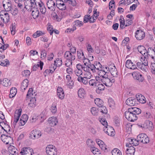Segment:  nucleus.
<instances>
[{
  "label": "nucleus",
  "mask_w": 155,
  "mask_h": 155,
  "mask_svg": "<svg viewBox=\"0 0 155 155\" xmlns=\"http://www.w3.org/2000/svg\"><path fill=\"white\" fill-rule=\"evenodd\" d=\"M135 99L134 98L130 97L128 98L126 100L127 104L130 106H134L136 104Z\"/></svg>",
  "instance_id": "obj_32"
},
{
  "label": "nucleus",
  "mask_w": 155,
  "mask_h": 155,
  "mask_svg": "<svg viewBox=\"0 0 155 155\" xmlns=\"http://www.w3.org/2000/svg\"><path fill=\"white\" fill-rule=\"evenodd\" d=\"M83 70L84 71V77L90 79L92 76V75L90 72L91 69L90 67L83 68Z\"/></svg>",
  "instance_id": "obj_19"
},
{
  "label": "nucleus",
  "mask_w": 155,
  "mask_h": 155,
  "mask_svg": "<svg viewBox=\"0 0 155 155\" xmlns=\"http://www.w3.org/2000/svg\"><path fill=\"white\" fill-rule=\"evenodd\" d=\"M28 81L27 79H24L20 87L21 91H24L27 87L28 86Z\"/></svg>",
  "instance_id": "obj_33"
},
{
  "label": "nucleus",
  "mask_w": 155,
  "mask_h": 155,
  "mask_svg": "<svg viewBox=\"0 0 155 155\" xmlns=\"http://www.w3.org/2000/svg\"><path fill=\"white\" fill-rule=\"evenodd\" d=\"M30 74V72L29 70H26L24 71L22 73V75L23 76L26 77H28Z\"/></svg>",
  "instance_id": "obj_64"
},
{
  "label": "nucleus",
  "mask_w": 155,
  "mask_h": 155,
  "mask_svg": "<svg viewBox=\"0 0 155 155\" xmlns=\"http://www.w3.org/2000/svg\"><path fill=\"white\" fill-rule=\"evenodd\" d=\"M46 151L48 155H57V150L55 146L52 145H48Z\"/></svg>",
  "instance_id": "obj_3"
},
{
  "label": "nucleus",
  "mask_w": 155,
  "mask_h": 155,
  "mask_svg": "<svg viewBox=\"0 0 155 155\" xmlns=\"http://www.w3.org/2000/svg\"><path fill=\"white\" fill-rule=\"evenodd\" d=\"M88 78H86L84 77H79L77 78L78 81L84 84H87L88 83Z\"/></svg>",
  "instance_id": "obj_38"
},
{
  "label": "nucleus",
  "mask_w": 155,
  "mask_h": 155,
  "mask_svg": "<svg viewBox=\"0 0 155 155\" xmlns=\"http://www.w3.org/2000/svg\"><path fill=\"white\" fill-rule=\"evenodd\" d=\"M32 15L33 18L35 19L37 18L39 15V12L38 10L33 11L32 12Z\"/></svg>",
  "instance_id": "obj_53"
},
{
  "label": "nucleus",
  "mask_w": 155,
  "mask_h": 155,
  "mask_svg": "<svg viewBox=\"0 0 155 155\" xmlns=\"http://www.w3.org/2000/svg\"><path fill=\"white\" fill-rule=\"evenodd\" d=\"M0 84H2L4 86L7 87L11 85V82L8 79L5 78L2 81L0 80Z\"/></svg>",
  "instance_id": "obj_34"
},
{
  "label": "nucleus",
  "mask_w": 155,
  "mask_h": 155,
  "mask_svg": "<svg viewBox=\"0 0 155 155\" xmlns=\"http://www.w3.org/2000/svg\"><path fill=\"white\" fill-rule=\"evenodd\" d=\"M108 104L110 107L113 108L115 105V102L114 100L111 98H110L108 100Z\"/></svg>",
  "instance_id": "obj_56"
},
{
  "label": "nucleus",
  "mask_w": 155,
  "mask_h": 155,
  "mask_svg": "<svg viewBox=\"0 0 155 155\" xmlns=\"http://www.w3.org/2000/svg\"><path fill=\"white\" fill-rule=\"evenodd\" d=\"M21 111L22 109L21 108L15 111L14 115V120L12 124L13 125H16V123L19 120L21 114Z\"/></svg>",
  "instance_id": "obj_13"
},
{
  "label": "nucleus",
  "mask_w": 155,
  "mask_h": 155,
  "mask_svg": "<svg viewBox=\"0 0 155 155\" xmlns=\"http://www.w3.org/2000/svg\"><path fill=\"white\" fill-rule=\"evenodd\" d=\"M57 103H54L51 107L50 110L53 114H55L57 111Z\"/></svg>",
  "instance_id": "obj_45"
},
{
  "label": "nucleus",
  "mask_w": 155,
  "mask_h": 155,
  "mask_svg": "<svg viewBox=\"0 0 155 155\" xmlns=\"http://www.w3.org/2000/svg\"><path fill=\"white\" fill-rule=\"evenodd\" d=\"M137 67L138 68L140 69L143 71L146 72L147 71V68L143 64L140 62H137L136 63Z\"/></svg>",
  "instance_id": "obj_37"
},
{
  "label": "nucleus",
  "mask_w": 155,
  "mask_h": 155,
  "mask_svg": "<svg viewBox=\"0 0 155 155\" xmlns=\"http://www.w3.org/2000/svg\"><path fill=\"white\" fill-rule=\"evenodd\" d=\"M45 34V32H42L40 31H37L33 35V36L34 38H36L40 36H42Z\"/></svg>",
  "instance_id": "obj_47"
},
{
  "label": "nucleus",
  "mask_w": 155,
  "mask_h": 155,
  "mask_svg": "<svg viewBox=\"0 0 155 155\" xmlns=\"http://www.w3.org/2000/svg\"><path fill=\"white\" fill-rule=\"evenodd\" d=\"M33 92V90L32 88H30L28 91L26 95V97L28 98L29 97H32L33 95V94L32 93Z\"/></svg>",
  "instance_id": "obj_62"
},
{
  "label": "nucleus",
  "mask_w": 155,
  "mask_h": 155,
  "mask_svg": "<svg viewBox=\"0 0 155 155\" xmlns=\"http://www.w3.org/2000/svg\"><path fill=\"white\" fill-rule=\"evenodd\" d=\"M115 2L114 0H111L109 3V9L111 10L115 8Z\"/></svg>",
  "instance_id": "obj_60"
},
{
  "label": "nucleus",
  "mask_w": 155,
  "mask_h": 155,
  "mask_svg": "<svg viewBox=\"0 0 155 155\" xmlns=\"http://www.w3.org/2000/svg\"><path fill=\"white\" fill-rule=\"evenodd\" d=\"M95 104L99 107H102L103 102L102 100L99 98H97L94 100Z\"/></svg>",
  "instance_id": "obj_44"
},
{
  "label": "nucleus",
  "mask_w": 155,
  "mask_h": 155,
  "mask_svg": "<svg viewBox=\"0 0 155 155\" xmlns=\"http://www.w3.org/2000/svg\"><path fill=\"white\" fill-rule=\"evenodd\" d=\"M25 7L28 10H31L35 7V0H25Z\"/></svg>",
  "instance_id": "obj_6"
},
{
  "label": "nucleus",
  "mask_w": 155,
  "mask_h": 155,
  "mask_svg": "<svg viewBox=\"0 0 155 155\" xmlns=\"http://www.w3.org/2000/svg\"><path fill=\"white\" fill-rule=\"evenodd\" d=\"M56 7L61 10H65L66 8V5L64 2L61 0H58L56 2Z\"/></svg>",
  "instance_id": "obj_18"
},
{
  "label": "nucleus",
  "mask_w": 155,
  "mask_h": 155,
  "mask_svg": "<svg viewBox=\"0 0 155 155\" xmlns=\"http://www.w3.org/2000/svg\"><path fill=\"white\" fill-rule=\"evenodd\" d=\"M91 152L94 155H98L100 153L98 149L95 147H93L90 148Z\"/></svg>",
  "instance_id": "obj_55"
},
{
  "label": "nucleus",
  "mask_w": 155,
  "mask_h": 155,
  "mask_svg": "<svg viewBox=\"0 0 155 155\" xmlns=\"http://www.w3.org/2000/svg\"><path fill=\"white\" fill-rule=\"evenodd\" d=\"M130 140L129 141V144H128L129 146H136L139 144V142L140 141L137 139L136 140L135 139L133 138Z\"/></svg>",
  "instance_id": "obj_39"
},
{
  "label": "nucleus",
  "mask_w": 155,
  "mask_h": 155,
  "mask_svg": "<svg viewBox=\"0 0 155 155\" xmlns=\"http://www.w3.org/2000/svg\"><path fill=\"white\" fill-rule=\"evenodd\" d=\"M111 153L112 155H122L121 151L117 148L113 149Z\"/></svg>",
  "instance_id": "obj_49"
},
{
  "label": "nucleus",
  "mask_w": 155,
  "mask_h": 155,
  "mask_svg": "<svg viewBox=\"0 0 155 155\" xmlns=\"http://www.w3.org/2000/svg\"><path fill=\"white\" fill-rule=\"evenodd\" d=\"M75 25L78 27H80L82 26L84 23L82 21L79 20H77L75 21Z\"/></svg>",
  "instance_id": "obj_63"
},
{
  "label": "nucleus",
  "mask_w": 155,
  "mask_h": 155,
  "mask_svg": "<svg viewBox=\"0 0 155 155\" xmlns=\"http://www.w3.org/2000/svg\"><path fill=\"white\" fill-rule=\"evenodd\" d=\"M82 61H83L84 63V68H91L92 64H91V63L90 62V60L89 59L87 58H86L85 57V58H84V59L82 60Z\"/></svg>",
  "instance_id": "obj_41"
},
{
  "label": "nucleus",
  "mask_w": 155,
  "mask_h": 155,
  "mask_svg": "<svg viewBox=\"0 0 155 155\" xmlns=\"http://www.w3.org/2000/svg\"><path fill=\"white\" fill-rule=\"evenodd\" d=\"M78 96L81 98L84 97L85 95V91L83 88H81L79 89L78 91Z\"/></svg>",
  "instance_id": "obj_46"
},
{
  "label": "nucleus",
  "mask_w": 155,
  "mask_h": 155,
  "mask_svg": "<svg viewBox=\"0 0 155 155\" xmlns=\"http://www.w3.org/2000/svg\"><path fill=\"white\" fill-rule=\"evenodd\" d=\"M17 92L16 88L15 87H12L10 90V94L9 97L10 98L14 97L16 94Z\"/></svg>",
  "instance_id": "obj_42"
},
{
  "label": "nucleus",
  "mask_w": 155,
  "mask_h": 155,
  "mask_svg": "<svg viewBox=\"0 0 155 155\" xmlns=\"http://www.w3.org/2000/svg\"><path fill=\"white\" fill-rule=\"evenodd\" d=\"M21 155H32L33 150L30 147H23L20 152Z\"/></svg>",
  "instance_id": "obj_12"
},
{
  "label": "nucleus",
  "mask_w": 155,
  "mask_h": 155,
  "mask_svg": "<svg viewBox=\"0 0 155 155\" xmlns=\"http://www.w3.org/2000/svg\"><path fill=\"white\" fill-rule=\"evenodd\" d=\"M88 83L90 85L92 86H96L98 84V83L97 82V80L94 79L90 80L89 81Z\"/></svg>",
  "instance_id": "obj_54"
},
{
  "label": "nucleus",
  "mask_w": 155,
  "mask_h": 155,
  "mask_svg": "<svg viewBox=\"0 0 155 155\" xmlns=\"http://www.w3.org/2000/svg\"><path fill=\"white\" fill-rule=\"evenodd\" d=\"M126 67L130 69L134 70L137 68L136 65L133 64L130 60H127L125 63Z\"/></svg>",
  "instance_id": "obj_25"
},
{
  "label": "nucleus",
  "mask_w": 155,
  "mask_h": 155,
  "mask_svg": "<svg viewBox=\"0 0 155 155\" xmlns=\"http://www.w3.org/2000/svg\"><path fill=\"white\" fill-rule=\"evenodd\" d=\"M35 6H37L39 9L40 7L44 5V4L42 2L41 0H35Z\"/></svg>",
  "instance_id": "obj_52"
},
{
  "label": "nucleus",
  "mask_w": 155,
  "mask_h": 155,
  "mask_svg": "<svg viewBox=\"0 0 155 155\" xmlns=\"http://www.w3.org/2000/svg\"><path fill=\"white\" fill-rule=\"evenodd\" d=\"M141 113V110L137 107L129 108L124 113L126 118L129 121L133 122L137 119V115Z\"/></svg>",
  "instance_id": "obj_1"
},
{
  "label": "nucleus",
  "mask_w": 155,
  "mask_h": 155,
  "mask_svg": "<svg viewBox=\"0 0 155 155\" xmlns=\"http://www.w3.org/2000/svg\"><path fill=\"white\" fill-rule=\"evenodd\" d=\"M91 68V71L93 72H96V70L100 71L102 69V66L100 62H98L95 65L92 64Z\"/></svg>",
  "instance_id": "obj_29"
},
{
  "label": "nucleus",
  "mask_w": 155,
  "mask_h": 155,
  "mask_svg": "<svg viewBox=\"0 0 155 155\" xmlns=\"http://www.w3.org/2000/svg\"><path fill=\"white\" fill-rule=\"evenodd\" d=\"M102 69L99 71L98 75L101 77H102V78L103 77H106V74L107 73L106 69L104 70H103Z\"/></svg>",
  "instance_id": "obj_57"
},
{
  "label": "nucleus",
  "mask_w": 155,
  "mask_h": 155,
  "mask_svg": "<svg viewBox=\"0 0 155 155\" xmlns=\"http://www.w3.org/2000/svg\"><path fill=\"white\" fill-rule=\"evenodd\" d=\"M1 139L2 141L6 144L11 143L13 140L12 138L10 136L3 134L1 136Z\"/></svg>",
  "instance_id": "obj_20"
},
{
  "label": "nucleus",
  "mask_w": 155,
  "mask_h": 155,
  "mask_svg": "<svg viewBox=\"0 0 155 155\" xmlns=\"http://www.w3.org/2000/svg\"><path fill=\"white\" fill-rule=\"evenodd\" d=\"M91 112L94 115H96L97 114L98 110L95 107H93L91 109Z\"/></svg>",
  "instance_id": "obj_59"
},
{
  "label": "nucleus",
  "mask_w": 155,
  "mask_h": 155,
  "mask_svg": "<svg viewBox=\"0 0 155 155\" xmlns=\"http://www.w3.org/2000/svg\"><path fill=\"white\" fill-rule=\"evenodd\" d=\"M148 56L151 57L153 60H155V54L153 51L152 48L150 47L148 48L147 54L144 56V58H148Z\"/></svg>",
  "instance_id": "obj_15"
},
{
  "label": "nucleus",
  "mask_w": 155,
  "mask_h": 155,
  "mask_svg": "<svg viewBox=\"0 0 155 155\" xmlns=\"http://www.w3.org/2000/svg\"><path fill=\"white\" fill-rule=\"evenodd\" d=\"M101 108L99 109V110L100 112L103 114H106L107 112V110L106 107L102 106V107H100Z\"/></svg>",
  "instance_id": "obj_61"
},
{
  "label": "nucleus",
  "mask_w": 155,
  "mask_h": 155,
  "mask_svg": "<svg viewBox=\"0 0 155 155\" xmlns=\"http://www.w3.org/2000/svg\"><path fill=\"white\" fill-rule=\"evenodd\" d=\"M47 5L48 8L51 11H54L56 8V4L53 0H48Z\"/></svg>",
  "instance_id": "obj_14"
},
{
  "label": "nucleus",
  "mask_w": 155,
  "mask_h": 155,
  "mask_svg": "<svg viewBox=\"0 0 155 155\" xmlns=\"http://www.w3.org/2000/svg\"><path fill=\"white\" fill-rule=\"evenodd\" d=\"M48 122L50 126L54 127L57 124L58 121L56 117H51L49 118Z\"/></svg>",
  "instance_id": "obj_28"
},
{
  "label": "nucleus",
  "mask_w": 155,
  "mask_h": 155,
  "mask_svg": "<svg viewBox=\"0 0 155 155\" xmlns=\"http://www.w3.org/2000/svg\"><path fill=\"white\" fill-rule=\"evenodd\" d=\"M132 76L134 79L140 82H142L144 80L142 75L138 72H134L132 74Z\"/></svg>",
  "instance_id": "obj_22"
},
{
  "label": "nucleus",
  "mask_w": 155,
  "mask_h": 155,
  "mask_svg": "<svg viewBox=\"0 0 155 155\" xmlns=\"http://www.w3.org/2000/svg\"><path fill=\"white\" fill-rule=\"evenodd\" d=\"M137 49L138 51L143 55L144 58V56L146 55L147 50L144 46L142 45H140L138 46Z\"/></svg>",
  "instance_id": "obj_31"
},
{
  "label": "nucleus",
  "mask_w": 155,
  "mask_h": 155,
  "mask_svg": "<svg viewBox=\"0 0 155 155\" xmlns=\"http://www.w3.org/2000/svg\"><path fill=\"white\" fill-rule=\"evenodd\" d=\"M77 54L78 58L80 61L85 58L83 52L82 50L78 51H77Z\"/></svg>",
  "instance_id": "obj_40"
},
{
  "label": "nucleus",
  "mask_w": 155,
  "mask_h": 155,
  "mask_svg": "<svg viewBox=\"0 0 155 155\" xmlns=\"http://www.w3.org/2000/svg\"><path fill=\"white\" fill-rule=\"evenodd\" d=\"M30 137L33 139H38L41 135V131L38 130L32 131L30 134Z\"/></svg>",
  "instance_id": "obj_7"
},
{
  "label": "nucleus",
  "mask_w": 155,
  "mask_h": 155,
  "mask_svg": "<svg viewBox=\"0 0 155 155\" xmlns=\"http://www.w3.org/2000/svg\"><path fill=\"white\" fill-rule=\"evenodd\" d=\"M64 58L65 59H68L71 61L74 60L75 56L74 54H72L69 51H66L64 53Z\"/></svg>",
  "instance_id": "obj_23"
},
{
  "label": "nucleus",
  "mask_w": 155,
  "mask_h": 155,
  "mask_svg": "<svg viewBox=\"0 0 155 155\" xmlns=\"http://www.w3.org/2000/svg\"><path fill=\"white\" fill-rule=\"evenodd\" d=\"M126 146L128 147L126 152L127 155H134L135 151V148L132 146H129L128 144H126Z\"/></svg>",
  "instance_id": "obj_21"
},
{
  "label": "nucleus",
  "mask_w": 155,
  "mask_h": 155,
  "mask_svg": "<svg viewBox=\"0 0 155 155\" xmlns=\"http://www.w3.org/2000/svg\"><path fill=\"white\" fill-rule=\"evenodd\" d=\"M36 100L35 97H31L30 102L28 103L29 107H34L36 105Z\"/></svg>",
  "instance_id": "obj_43"
},
{
  "label": "nucleus",
  "mask_w": 155,
  "mask_h": 155,
  "mask_svg": "<svg viewBox=\"0 0 155 155\" xmlns=\"http://www.w3.org/2000/svg\"><path fill=\"white\" fill-rule=\"evenodd\" d=\"M94 143L93 140L91 139H88L87 141V144L90 148L94 147Z\"/></svg>",
  "instance_id": "obj_58"
},
{
  "label": "nucleus",
  "mask_w": 155,
  "mask_h": 155,
  "mask_svg": "<svg viewBox=\"0 0 155 155\" xmlns=\"http://www.w3.org/2000/svg\"><path fill=\"white\" fill-rule=\"evenodd\" d=\"M58 96L60 99H63L64 97V92L62 88L61 87H58L57 90Z\"/></svg>",
  "instance_id": "obj_26"
},
{
  "label": "nucleus",
  "mask_w": 155,
  "mask_h": 155,
  "mask_svg": "<svg viewBox=\"0 0 155 155\" xmlns=\"http://www.w3.org/2000/svg\"><path fill=\"white\" fill-rule=\"evenodd\" d=\"M8 150L9 153L12 155H18V150L13 146H10L8 147Z\"/></svg>",
  "instance_id": "obj_27"
},
{
  "label": "nucleus",
  "mask_w": 155,
  "mask_h": 155,
  "mask_svg": "<svg viewBox=\"0 0 155 155\" xmlns=\"http://www.w3.org/2000/svg\"><path fill=\"white\" fill-rule=\"evenodd\" d=\"M143 127L145 129H147L149 130H152L153 129V123L149 120H146L143 125Z\"/></svg>",
  "instance_id": "obj_24"
},
{
  "label": "nucleus",
  "mask_w": 155,
  "mask_h": 155,
  "mask_svg": "<svg viewBox=\"0 0 155 155\" xmlns=\"http://www.w3.org/2000/svg\"><path fill=\"white\" fill-rule=\"evenodd\" d=\"M3 6L7 11L11 10L12 8V5L11 1L10 0H3L2 1Z\"/></svg>",
  "instance_id": "obj_11"
},
{
  "label": "nucleus",
  "mask_w": 155,
  "mask_h": 155,
  "mask_svg": "<svg viewBox=\"0 0 155 155\" xmlns=\"http://www.w3.org/2000/svg\"><path fill=\"white\" fill-rule=\"evenodd\" d=\"M43 62L41 61H40V62H38L37 64H35L33 66L32 68L33 71H36L37 69L39 67H40L41 70L43 68Z\"/></svg>",
  "instance_id": "obj_36"
},
{
  "label": "nucleus",
  "mask_w": 155,
  "mask_h": 155,
  "mask_svg": "<svg viewBox=\"0 0 155 155\" xmlns=\"http://www.w3.org/2000/svg\"><path fill=\"white\" fill-rule=\"evenodd\" d=\"M137 139L140 142L143 143H147L149 142V138L145 134H141L137 136Z\"/></svg>",
  "instance_id": "obj_5"
},
{
  "label": "nucleus",
  "mask_w": 155,
  "mask_h": 155,
  "mask_svg": "<svg viewBox=\"0 0 155 155\" xmlns=\"http://www.w3.org/2000/svg\"><path fill=\"white\" fill-rule=\"evenodd\" d=\"M6 10H2L0 12V18L5 23H7L9 20V15Z\"/></svg>",
  "instance_id": "obj_4"
},
{
  "label": "nucleus",
  "mask_w": 155,
  "mask_h": 155,
  "mask_svg": "<svg viewBox=\"0 0 155 155\" xmlns=\"http://www.w3.org/2000/svg\"><path fill=\"white\" fill-rule=\"evenodd\" d=\"M105 69L107 73L110 72L113 77H116L117 76V70L114 63H109L105 66Z\"/></svg>",
  "instance_id": "obj_2"
},
{
  "label": "nucleus",
  "mask_w": 155,
  "mask_h": 155,
  "mask_svg": "<svg viewBox=\"0 0 155 155\" xmlns=\"http://www.w3.org/2000/svg\"><path fill=\"white\" fill-rule=\"evenodd\" d=\"M136 98L137 101L141 104L145 103L146 102L145 97L141 94H137Z\"/></svg>",
  "instance_id": "obj_30"
},
{
  "label": "nucleus",
  "mask_w": 155,
  "mask_h": 155,
  "mask_svg": "<svg viewBox=\"0 0 155 155\" xmlns=\"http://www.w3.org/2000/svg\"><path fill=\"white\" fill-rule=\"evenodd\" d=\"M10 131L9 126L4 122H1L0 124V134H5V132L7 133L8 131Z\"/></svg>",
  "instance_id": "obj_10"
},
{
  "label": "nucleus",
  "mask_w": 155,
  "mask_h": 155,
  "mask_svg": "<svg viewBox=\"0 0 155 155\" xmlns=\"http://www.w3.org/2000/svg\"><path fill=\"white\" fill-rule=\"evenodd\" d=\"M103 130L105 133L109 136H113L115 135L114 130L113 127L110 126H107V127L103 128Z\"/></svg>",
  "instance_id": "obj_8"
},
{
  "label": "nucleus",
  "mask_w": 155,
  "mask_h": 155,
  "mask_svg": "<svg viewBox=\"0 0 155 155\" xmlns=\"http://www.w3.org/2000/svg\"><path fill=\"white\" fill-rule=\"evenodd\" d=\"M62 63V62L61 59L58 58L54 61V65H55L56 67H59L61 65Z\"/></svg>",
  "instance_id": "obj_48"
},
{
  "label": "nucleus",
  "mask_w": 155,
  "mask_h": 155,
  "mask_svg": "<svg viewBox=\"0 0 155 155\" xmlns=\"http://www.w3.org/2000/svg\"><path fill=\"white\" fill-rule=\"evenodd\" d=\"M0 65L3 66H7L9 65V61L7 59L0 61Z\"/></svg>",
  "instance_id": "obj_51"
},
{
  "label": "nucleus",
  "mask_w": 155,
  "mask_h": 155,
  "mask_svg": "<svg viewBox=\"0 0 155 155\" xmlns=\"http://www.w3.org/2000/svg\"><path fill=\"white\" fill-rule=\"evenodd\" d=\"M135 36L139 40L143 39L145 36V34L143 31L141 30H137L135 33Z\"/></svg>",
  "instance_id": "obj_16"
},
{
  "label": "nucleus",
  "mask_w": 155,
  "mask_h": 155,
  "mask_svg": "<svg viewBox=\"0 0 155 155\" xmlns=\"http://www.w3.org/2000/svg\"><path fill=\"white\" fill-rule=\"evenodd\" d=\"M101 82L107 87H110L112 85V81L107 77H103L101 79Z\"/></svg>",
  "instance_id": "obj_17"
},
{
  "label": "nucleus",
  "mask_w": 155,
  "mask_h": 155,
  "mask_svg": "<svg viewBox=\"0 0 155 155\" xmlns=\"http://www.w3.org/2000/svg\"><path fill=\"white\" fill-rule=\"evenodd\" d=\"M120 18L119 20L120 21V28L121 29L124 28L125 27L124 26H125L126 22H125L124 19L123 17H120Z\"/></svg>",
  "instance_id": "obj_50"
},
{
  "label": "nucleus",
  "mask_w": 155,
  "mask_h": 155,
  "mask_svg": "<svg viewBox=\"0 0 155 155\" xmlns=\"http://www.w3.org/2000/svg\"><path fill=\"white\" fill-rule=\"evenodd\" d=\"M97 86V88L96 89V92L98 94L100 93L101 91L104 90L105 88L103 84V83H98Z\"/></svg>",
  "instance_id": "obj_35"
},
{
  "label": "nucleus",
  "mask_w": 155,
  "mask_h": 155,
  "mask_svg": "<svg viewBox=\"0 0 155 155\" xmlns=\"http://www.w3.org/2000/svg\"><path fill=\"white\" fill-rule=\"evenodd\" d=\"M65 80L66 85L69 88L72 89L74 86V82L72 80L71 76L69 74L67 75Z\"/></svg>",
  "instance_id": "obj_9"
}]
</instances>
